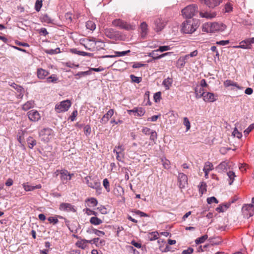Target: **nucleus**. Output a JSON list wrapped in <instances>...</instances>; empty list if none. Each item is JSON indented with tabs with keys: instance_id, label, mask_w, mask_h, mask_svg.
<instances>
[{
	"instance_id": "nucleus-1",
	"label": "nucleus",
	"mask_w": 254,
	"mask_h": 254,
	"mask_svg": "<svg viewBox=\"0 0 254 254\" xmlns=\"http://www.w3.org/2000/svg\"><path fill=\"white\" fill-rule=\"evenodd\" d=\"M197 28V23L194 20H187L182 23V31L186 34H191Z\"/></svg>"
},
{
	"instance_id": "nucleus-2",
	"label": "nucleus",
	"mask_w": 254,
	"mask_h": 254,
	"mask_svg": "<svg viewBox=\"0 0 254 254\" xmlns=\"http://www.w3.org/2000/svg\"><path fill=\"white\" fill-rule=\"evenodd\" d=\"M197 11V6L195 4L187 6L182 10V15L187 18H191Z\"/></svg>"
},
{
	"instance_id": "nucleus-3",
	"label": "nucleus",
	"mask_w": 254,
	"mask_h": 254,
	"mask_svg": "<svg viewBox=\"0 0 254 254\" xmlns=\"http://www.w3.org/2000/svg\"><path fill=\"white\" fill-rule=\"evenodd\" d=\"M54 131L50 128H44L39 132L41 139L45 142H49L54 136Z\"/></svg>"
},
{
	"instance_id": "nucleus-4",
	"label": "nucleus",
	"mask_w": 254,
	"mask_h": 254,
	"mask_svg": "<svg viewBox=\"0 0 254 254\" xmlns=\"http://www.w3.org/2000/svg\"><path fill=\"white\" fill-rule=\"evenodd\" d=\"M112 24L114 26L118 27L120 29H125L127 30H133L134 26H132L126 22L120 19H116L113 21Z\"/></svg>"
},
{
	"instance_id": "nucleus-5",
	"label": "nucleus",
	"mask_w": 254,
	"mask_h": 254,
	"mask_svg": "<svg viewBox=\"0 0 254 254\" xmlns=\"http://www.w3.org/2000/svg\"><path fill=\"white\" fill-rule=\"evenodd\" d=\"M71 106L70 100H66L60 102L59 104L55 106V110L58 113H61L67 111Z\"/></svg>"
},
{
	"instance_id": "nucleus-6",
	"label": "nucleus",
	"mask_w": 254,
	"mask_h": 254,
	"mask_svg": "<svg viewBox=\"0 0 254 254\" xmlns=\"http://www.w3.org/2000/svg\"><path fill=\"white\" fill-rule=\"evenodd\" d=\"M253 44H254V37L247 38L242 41L240 45L236 47L243 49H251Z\"/></svg>"
},
{
	"instance_id": "nucleus-7",
	"label": "nucleus",
	"mask_w": 254,
	"mask_h": 254,
	"mask_svg": "<svg viewBox=\"0 0 254 254\" xmlns=\"http://www.w3.org/2000/svg\"><path fill=\"white\" fill-rule=\"evenodd\" d=\"M154 24L155 25L154 30L156 32H159L165 28L167 24V21L162 18H158L154 20Z\"/></svg>"
},
{
	"instance_id": "nucleus-8",
	"label": "nucleus",
	"mask_w": 254,
	"mask_h": 254,
	"mask_svg": "<svg viewBox=\"0 0 254 254\" xmlns=\"http://www.w3.org/2000/svg\"><path fill=\"white\" fill-rule=\"evenodd\" d=\"M59 209L61 211L66 212H75L76 211L74 206L68 203L63 202L61 203L59 206Z\"/></svg>"
},
{
	"instance_id": "nucleus-9",
	"label": "nucleus",
	"mask_w": 254,
	"mask_h": 254,
	"mask_svg": "<svg viewBox=\"0 0 254 254\" xmlns=\"http://www.w3.org/2000/svg\"><path fill=\"white\" fill-rule=\"evenodd\" d=\"M104 34L107 37L111 39H115L119 35V32L113 28H105Z\"/></svg>"
},
{
	"instance_id": "nucleus-10",
	"label": "nucleus",
	"mask_w": 254,
	"mask_h": 254,
	"mask_svg": "<svg viewBox=\"0 0 254 254\" xmlns=\"http://www.w3.org/2000/svg\"><path fill=\"white\" fill-rule=\"evenodd\" d=\"M179 186L181 189L185 187L188 184V177L186 175L183 173H179L178 177Z\"/></svg>"
},
{
	"instance_id": "nucleus-11",
	"label": "nucleus",
	"mask_w": 254,
	"mask_h": 254,
	"mask_svg": "<svg viewBox=\"0 0 254 254\" xmlns=\"http://www.w3.org/2000/svg\"><path fill=\"white\" fill-rule=\"evenodd\" d=\"M29 119L32 122H37L41 119L39 112L35 110H32L27 113Z\"/></svg>"
},
{
	"instance_id": "nucleus-12",
	"label": "nucleus",
	"mask_w": 254,
	"mask_h": 254,
	"mask_svg": "<svg viewBox=\"0 0 254 254\" xmlns=\"http://www.w3.org/2000/svg\"><path fill=\"white\" fill-rule=\"evenodd\" d=\"M73 174H69L67 170H64L61 172V179L63 184H66L68 180L71 178Z\"/></svg>"
},
{
	"instance_id": "nucleus-13",
	"label": "nucleus",
	"mask_w": 254,
	"mask_h": 254,
	"mask_svg": "<svg viewBox=\"0 0 254 254\" xmlns=\"http://www.w3.org/2000/svg\"><path fill=\"white\" fill-rule=\"evenodd\" d=\"M127 112L129 114H131V113L134 114V116H142L144 115L145 113V110L141 108V107H138V108H134L132 110H127Z\"/></svg>"
},
{
	"instance_id": "nucleus-14",
	"label": "nucleus",
	"mask_w": 254,
	"mask_h": 254,
	"mask_svg": "<svg viewBox=\"0 0 254 254\" xmlns=\"http://www.w3.org/2000/svg\"><path fill=\"white\" fill-rule=\"evenodd\" d=\"M158 52V50L153 51L152 52L149 53L148 56L150 57H152L154 60H158V59H160L167 55H170L172 54V52H168V53L163 54L161 55H158V54L157 53Z\"/></svg>"
},
{
	"instance_id": "nucleus-15",
	"label": "nucleus",
	"mask_w": 254,
	"mask_h": 254,
	"mask_svg": "<svg viewBox=\"0 0 254 254\" xmlns=\"http://www.w3.org/2000/svg\"><path fill=\"white\" fill-rule=\"evenodd\" d=\"M90 182H91L88 185L89 187L94 189H96L97 191H98V190H101V183L98 181V180L92 179L90 180Z\"/></svg>"
},
{
	"instance_id": "nucleus-16",
	"label": "nucleus",
	"mask_w": 254,
	"mask_h": 254,
	"mask_svg": "<svg viewBox=\"0 0 254 254\" xmlns=\"http://www.w3.org/2000/svg\"><path fill=\"white\" fill-rule=\"evenodd\" d=\"M114 110L113 109L109 110L108 112L105 114L101 120V123L105 124L108 122L109 119L113 115Z\"/></svg>"
},
{
	"instance_id": "nucleus-17",
	"label": "nucleus",
	"mask_w": 254,
	"mask_h": 254,
	"mask_svg": "<svg viewBox=\"0 0 254 254\" xmlns=\"http://www.w3.org/2000/svg\"><path fill=\"white\" fill-rule=\"evenodd\" d=\"M224 85L225 87H229L230 86H234L236 87L239 90H243L244 89V87L242 86H239L237 83L234 82L233 81L229 79L226 80L224 82Z\"/></svg>"
},
{
	"instance_id": "nucleus-18",
	"label": "nucleus",
	"mask_w": 254,
	"mask_h": 254,
	"mask_svg": "<svg viewBox=\"0 0 254 254\" xmlns=\"http://www.w3.org/2000/svg\"><path fill=\"white\" fill-rule=\"evenodd\" d=\"M203 99L205 102H212L216 100L214 94L211 92H207L204 93L203 96Z\"/></svg>"
},
{
	"instance_id": "nucleus-19",
	"label": "nucleus",
	"mask_w": 254,
	"mask_h": 254,
	"mask_svg": "<svg viewBox=\"0 0 254 254\" xmlns=\"http://www.w3.org/2000/svg\"><path fill=\"white\" fill-rule=\"evenodd\" d=\"M130 52V50L122 52H115L116 55H106L101 57V58H115L116 57H123L126 55L127 54Z\"/></svg>"
},
{
	"instance_id": "nucleus-20",
	"label": "nucleus",
	"mask_w": 254,
	"mask_h": 254,
	"mask_svg": "<svg viewBox=\"0 0 254 254\" xmlns=\"http://www.w3.org/2000/svg\"><path fill=\"white\" fill-rule=\"evenodd\" d=\"M194 93L195 94V97L198 99L201 97H203L205 92L204 91L203 88L199 86H197L194 89Z\"/></svg>"
},
{
	"instance_id": "nucleus-21",
	"label": "nucleus",
	"mask_w": 254,
	"mask_h": 254,
	"mask_svg": "<svg viewBox=\"0 0 254 254\" xmlns=\"http://www.w3.org/2000/svg\"><path fill=\"white\" fill-rule=\"evenodd\" d=\"M228 164L225 161L221 162L217 167L216 170L219 173H223L227 170Z\"/></svg>"
},
{
	"instance_id": "nucleus-22",
	"label": "nucleus",
	"mask_w": 254,
	"mask_h": 254,
	"mask_svg": "<svg viewBox=\"0 0 254 254\" xmlns=\"http://www.w3.org/2000/svg\"><path fill=\"white\" fill-rule=\"evenodd\" d=\"M199 14L201 17H205L207 19H211L215 17L216 15L215 12H200Z\"/></svg>"
},
{
	"instance_id": "nucleus-23",
	"label": "nucleus",
	"mask_w": 254,
	"mask_h": 254,
	"mask_svg": "<svg viewBox=\"0 0 254 254\" xmlns=\"http://www.w3.org/2000/svg\"><path fill=\"white\" fill-rule=\"evenodd\" d=\"M140 28H141V36L142 38H144L147 33V24L146 22H143L141 23L140 25Z\"/></svg>"
},
{
	"instance_id": "nucleus-24",
	"label": "nucleus",
	"mask_w": 254,
	"mask_h": 254,
	"mask_svg": "<svg viewBox=\"0 0 254 254\" xmlns=\"http://www.w3.org/2000/svg\"><path fill=\"white\" fill-rule=\"evenodd\" d=\"M173 79L168 77L165 79L162 82V84L165 86L166 90H169L173 83Z\"/></svg>"
},
{
	"instance_id": "nucleus-25",
	"label": "nucleus",
	"mask_w": 254,
	"mask_h": 254,
	"mask_svg": "<svg viewBox=\"0 0 254 254\" xmlns=\"http://www.w3.org/2000/svg\"><path fill=\"white\" fill-rule=\"evenodd\" d=\"M49 73L48 71L42 68L38 69L37 70V76L40 79H44Z\"/></svg>"
},
{
	"instance_id": "nucleus-26",
	"label": "nucleus",
	"mask_w": 254,
	"mask_h": 254,
	"mask_svg": "<svg viewBox=\"0 0 254 254\" xmlns=\"http://www.w3.org/2000/svg\"><path fill=\"white\" fill-rule=\"evenodd\" d=\"M43 51L45 53L51 55L59 54L61 53L60 48H56L55 49H44Z\"/></svg>"
},
{
	"instance_id": "nucleus-27",
	"label": "nucleus",
	"mask_w": 254,
	"mask_h": 254,
	"mask_svg": "<svg viewBox=\"0 0 254 254\" xmlns=\"http://www.w3.org/2000/svg\"><path fill=\"white\" fill-rule=\"evenodd\" d=\"M89 41L95 42V44L96 46V48L97 50L103 49L105 47V44L100 40L96 41L95 38H92V40H89Z\"/></svg>"
},
{
	"instance_id": "nucleus-28",
	"label": "nucleus",
	"mask_w": 254,
	"mask_h": 254,
	"mask_svg": "<svg viewBox=\"0 0 254 254\" xmlns=\"http://www.w3.org/2000/svg\"><path fill=\"white\" fill-rule=\"evenodd\" d=\"M34 105V101L33 100H30L27 101L22 106V109L24 111H27L30 109L33 108Z\"/></svg>"
},
{
	"instance_id": "nucleus-29",
	"label": "nucleus",
	"mask_w": 254,
	"mask_h": 254,
	"mask_svg": "<svg viewBox=\"0 0 254 254\" xmlns=\"http://www.w3.org/2000/svg\"><path fill=\"white\" fill-rule=\"evenodd\" d=\"M89 222L91 224L94 225H98L102 223L103 221L101 219L96 216L91 217Z\"/></svg>"
},
{
	"instance_id": "nucleus-30",
	"label": "nucleus",
	"mask_w": 254,
	"mask_h": 254,
	"mask_svg": "<svg viewBox=\"0 0 254 254\" xmlns=\"http://www.w3.org/2000/svg\"><path fill=\"white\" fill-rule=\"evenodd\" d=\"M88 233H94L95 235H96L98 236H102L105 235V233L103 231L98 230L96 229L92 228L90 230H87V231Z\"/></svg>"
},
{
	"instance_id": "nucleus-31",
	"label": "nucleus",
	"mask_w": 254,
	"mask_h": 254,
	"mask_svg": "<svg viewBox=\"0 0 254 254\" xmlns=\"http://www.w3.org/2000/svg\"><path fill=\"white\" fill-rule=\"evenodd\" d=\"M86 201L88 202L89 203H88L87 205L89 207H95L97 206L98 204L97 200L93 197L88 198Z\"/></svg>"
},
{
	"instance_id": "nucleus-32",
	"label": "nucleus",
	"mask_w": 254,
	"mask_h": 254,
	"mask_svg": "<svg viewBox=\"0 0 254 254\" xmlns=\"http://www.w3.org/2000/svg\"><path fill=\"white\" fill-rule=\"evenodd\" d=\"M40 19L42 22H45L47 23H52L53 22V20L47 14L43 15Z\"/></svg>"
},
{
	"instance_id": "nucleus-33",
	"label": "nucleus",
	"mask_w": 254,
	"mask_h": 254,
	"mask_svg": "<svg viewBox=\"0 0 254 254\" xmlns=\"http://www.w3.org/2000/svg\"><path fill=\"white\" fill-rule=\"evenodd\" d=\"M27 141L30 148H32L36 144V140L31 136L28 137Z\"/></svg>"
},
{
	"instance_id": "nucleus-34",
	"label": "nucleus",
	"mask_w": 254,
	"mask_h": 254,
	"mask_svg": "<svg viewBox=\"0 0 254 254\" xmlns=\"http://www.w3.org/2000/svg\"><path fill=\"white\" fill-rule=\"evenodd\" d=\"M86 240H82L80 241H78L76 243V245L81 249H85L86 247V243H87Z\"/></svg>"
},
{
	"instance_id": "nucleus-35",
	"label": "nucleus",
	"mask_w": 254,
	"mask_h": 254,
	"mask_svg": "<svg viewBox=\"0 0 254 254\" xmlns=\"http://www.w3.org/2000/svg\"><path fill=\"white\" fill-rule=\"evenodd\" d=\"M86 27L88 29L93 31L96 28V25L94 22L89 20L86 22Z\"/></svg>"
},
{
	"instance_id": "nucleus-36",
	"label": "nucleus",
	"mask_w": 254,
	"mask_h": 254,
	"mask_svg": "<svg viewBox=\"0 0 254 254\" xmlns=\"http://www.w3.org/2000/svg\"><path fill=\"white\" fill-rule=\"evenodd\" d=\"M227 176H228L230 180L229 184L231 185L234 182L235 177H236L235 174L233 171H229L227 172Z\"/></svg>"
},
{
	"instance_id": "nucleus-37",
	"label": "nucleus",
	"mask_w": 254,
	"mask_h": 254,
	"mask_svg": "<svg viewBox=\"0 0 254 254\" xmlns=\"http://www.w3.org/2000/svg\"><path fill=\"white\" fill-rule=\"evenodd\" d=\"M158 233L157 232H153L149 233L148 234V238L150 241H154L158 238Z\"/></svg>"
},
{
	"instance_id": "nucleus-38",
	"label": "nucleus",
	"mask_w": 254,
	"mask_h": 254,
	"mask_svg": "<svg viewBox=\"0 0 254 254\" xmlns=\"http://www.w3.org/2000/svg\"><path fill=\"white\" fill-rule=\"evenodd\" d=\"M254 209V205L253 204H245L242 207V210L243 211H249Z\"/></svg>"
},
{
	"instance_id": "nucleus-39",
	"label": "nucleus",
	"mask_w": 254,
	"mask_h": 254,
	"mask_svg": "<svg viewBox=\"0 0 254 254\" xmlns=\"http://www.w3.org/2000/svg\"><path fill=\"white\" fill-rule=\"evenodd\" d=\"M208 238L207 235H204L198 239H196L195 242L196 244H199L203 243Z\"/></svg>"
},
{
	"instance_id": "nucleus-40",
	"label": "nucleus",
	"mask_w": 254,
	"mask_h": 254,
	"mask_svg": "<svg viewBox=\"0 0 254 254\" xmlns=\"http://www.w3.org/2000/svg\"><path fill=\"white\" fill-rule=\"evenodd\" d=\"M130 78L132 82L136 83H140L142 80L141 77H137L133 74H131L130 75Z\"/></svg>"
},
{
	"instance_id": "nucleus-41",
	"label": "nucleus",
	"mask_w": 254,
	"mask_h": 254,
	"mask_svg": "<svg viewBox=\"0 0 254 254\" xmlns=\"http://www.w3.org/2000/svg\"><path fill=\"white\" fill-rule=\"evenodd\" d=\"M113 152L117 154V159L119 161H122V160L124 157V154L123 153H121V152L118 151L116 149H114Z\"/></svg>"
},
{
	"instance_id": "nucleus-42",
	"label": "nucleus",
	"mask_w": 254,
	"mask_h": 254,
	"mask_svg": "<svg viewBox=\"0 0 254 254\" xmlns=\"http://www.w3.org/2000/svg\"><path fill=\"white\" fill-rule=\"evenodd\" d=\"M213 169V164L210 162H206L205 164L203 170L210 171Z\"/></svg>"
},
{
	"instance_id": "nucleus-43",
	"label": "nucleus",
	"mask_w": 254,
	"mask_h": 254,
	"mask_svg": "<svg viewBox=\"0 0 254 254\" xmlns=\"http://www.w3.org/2000/svg\"><path fill=\"white\" fill-rule=\"evenodd\" d=\"M42 6V0H37L35 4V9L37 11H39Z\"/></svg>"
},
{
	"instance_id": "nucleus-44",
	"label": "nucleus",
	"mask_w": 254,
	"mask_h": 254,
	"mask_svg": "<svg viewBox=\"0 0 254 254\" xmlns=\"http://www.w3.org/2000/svg\"><path fill=\"white\" fill-rule=\"evenodd\" d=\"M199 192L203 194L204 191H206V184L204 182H201L198 186Z\"/></svg>"
},
{
	"instance_id": "nucleus-45",
	"label": "nucleus",
	"mask_w": 254,
	"mask_h": 254,
	"mask_svg": "<svg viewBox=\"0 0 254 254\" xmlns=\"http://www.w3.org/2000/svg\"><path fill=\"white\" fill-rule=\"evenodd\" d=\"M117 191L118 192V193H116L117 195L119 196H122L124 193V189L120 186H118L116 189L115 191Z\"/></svg>"
},
{
	"instance_id": "nucleus-46",
	"label": "nucleus",
	"mask_w": 254,
	"mask_h": 254,
	"mask_svg": "<svg viewBox=\"0 0 254 254\" xmlns=\"http://www.w3.org/2000/svg\"><path fill=\"white\" fill-rule=\"evenodd\" d=\"M183 120V124L184 126L186 127V130L188 131L190 129V122L187 117H184Z\"/></svg>"
},
{
	"instance_id": "nucleus-47",
	"label": "nucleus",
	"mask_w": 254,
	"mask_h": 254,
	"mask_svg": "<svg viewBox=\"0 0 254 254\" xmlns=\"http://www.w3.org/2000/svg\"><path fill=\"white\" fill-rule=\"evenodd\" d=\"M254 128V124H252L244 131V135L247 136Z\"/></svg>"
},
{
	"instance_id": "nucleus-48",
	"label": "nucleus",
	"mask_w": 254,
	"mask_h": 254,
	"mask_svg": "<svg viewBox=\"0 0 254 254\" xmlns=\"http://www.w3.org/2000/svg\"><path fill=\"white\" fill-rule=\"evenodd\" d=\"M150 135V140L155 142L157 138V132L155 130H152Z\"/></svg>"
},
{
	"instance_id": "nucleus-49",
	"label": "nucleus",
	"mask_w": 254,
	"mask_h": 254,
	"mask_svg": "<svg viewBox=\"0 0 254 254\" xmlns=\"http://www.w3.org/2000/svg\"><path fill=\"white\" fill-rule=\"evenodd\" d=\"M103 184L106 190L108 192H109L110 191V189L108 180L106 178L104 179L103 180Z\"/></svg>"
},
{
	"instance_id": "nucleus-50",
	"label": "nucleus",
	"mask_w": 254,
	"mask_h": 254,
	"mask_svg": "<svg viewBox=\"0 0 254 254\" xmlns=\"http://www.w3.org/2000/svg\"><path fill=\"white\" fill-rule=\"evenodd\" d=\"M232 134L234 136H236L238 138H241L242 137V132H240L236 127L234 128Z\"/></svg>"
},
{
	"instance_id": "nucleus-51",
	"label": "nucleus",
	"mask_w": 254,
	"mask_h": 254,
	"mask_svg": "<svg viewBox=\"0 0 254 254\" xmlns=\"http://www.w3.org/2000/svg\"><path fill=\"white\" fill-rule=\"evenodd\" d=\"M11 86L15 90H16L18 92H21L23 90V88L22 87L19 85H17L15 83H13L12 84H11Z\"/></svg>"
},
{
	"instance_id": "nucleus-52",
	"label": "nucleus",
	"mask_w": 254,
	"mask_h": 254,
	"mask_svg": "<svg viewBox=\"0 0 254 254\" xmlns=\"http://www.w3.org/2000/svg\"><path fill=\"white\" fill-rule=\"evenodd\" d=\"M91 72H90V70L89 69V70L86 71L78 72L77 73L75 74V76H78L79 77L85 76L86 75H90L91 74Z\"/></svg>"
},
{
	"instance_id": "nucleus-53",
	"label": "nucleus",
	"mask_w": 254,
	"mask_h": 254,
	"mask_svg": "<svg viewBox=\"0 0 254 254\" xmlns=\"http://www.w3.org/2000/svg\"><path fill=\"white\" fill-rule=\"evenodd\" d=\"M162 164L165 169H168L170 168V161L166 159H162Z\"/></svg>"
},
{
	"instance_id": "nucleus-54",
	"label": "nucleus",
	"mask_w": 254,
	"mask_h": 254,
	"mask_svg": "<svg viewBox=\"0 0 254 254\" xmlns=\"http://www.w3.org/2000/svg\"><path fill=\"white\" fill-rule=\"evenodd\" d=\"M154 100L155 102H159L161 98V92H157L154 95Z\"/></svg>"
},
{
	"instance_id": "nucleus-55",
	"label": "nucleus",
	"mask_w": 254,
	"mask_h": 254,
	"mask_svg": "<svg viewBox=\"0 0 254 254\" xmlns=\"http://www.w3.org/2000/svg\"><path fill=\"white\" fill-rule=\"evenodd\" d=\"M207 202L208 204H211L212 202H214L215 203H218L219 202L218 200L214 196L208 197L207 198Z\"/></svg>"
},
{
	"instance_id": "nucleus-56",
	"label": "nucleus",
	"mask_w": 254,
	"mask_h": 254,
	"mask_svg": "<svg viewBox=\"0 0 254 254\" xmlns=\"http://www.w3.org/2000/svg\"><path fill=\"white\" fill-rule=\"evenodd\" d=\"M210 28L211 30L212 31L219 30V24L217 23H211Z\"/></svg>"
},
{
	"instance_id": "nucleus-57",
	"label": "nucleus",
	"mask_w": 254,
	"mask_h": 254,
	"mask_svg": "<svg viewBox=\"0 0 254 254\" xmlns=\"http://www.w3.org/2000/svg\"><path fill=\"white\" fill-rule=\"evenodd\" d=\"M84 211H85V213L88 215H93L94 216H96L97 215V212L92 210H91L89 208H86L85 209H84Z\"/></svg>"
},
{
	"instance_id": "nucleus-58",
	"label": "nucleus",
	"mask_w": 254,
	"mask_h": 254,
	"mask_svg": "<svg viewBox=\"0 0 254 254\" xmlns=\"http://www.w3.org/2000/svg\"><path fill=\"white\" fill-rule=\"evenodd\" d=\"M58 79L56 75L53 74L47 78V81L48 82H56Z\"/></svg>"
},
{
	"instance_id": "nucleus-59",
	"label": "nucleus",
	"mask_w": 254,
	"mask_h": 254,
	"mask_svg": "<svg viewBox=\"0 0 254 254\" xmlns=\"http://www.w3.org/2000/svg\"><path fill=\"white\" fill-rule=\"evenodd\" d=\"M233 10L232 5L230 3H227L225 5V12H230Z\"/></svg>"
},
{
	"instance_id": "nucleus-60",
	"label": "nucleus",
	"mask_w": 254,
	"mask_h": 254,
	"mask_svg": "<svg viewBox=\"0 0 254 254\" xmlns=\"http://www.w3.org/2000/svg\"><path fill=\"white\" fill-rule=\"evenodd\" d=\"M48 220L50 223H53L54 224H56L59 222V220L57 217H49L48 218Z\"/></svg>"
},
{
	"instance_id": "nucleus-61",
	"label": "nucleus",
	"mask_w": 254,
	"mask_h": 254,
	"mask_svg": "<svg viewBox=\"0 0 254 254\" xmlns=\"http://www.w3.org/2000/svg\"><path fill=\"white\" fill-rule=\"evenodd\" d=\"M170 49V47L169 46H162L159 47V49H158V51L163 52L164 51L169 50Z\"/></svg>"
},
{
	"instance_id": "nucleus-62",
	"label": "nucleus",
	"mask_w": 254,
	"mask_h": 254,
	"mask_svg": "<svg viewBox=\"0 0 254 254\" xmlns=\"http://www.w3.org/2000/svg\"><path fill=\"white\" fill-rule=\"evenodd\" d=\"M152 130L147 127H143L142 129V132L145 135H149L150 134Z\"/></svg>"
},
{
	"instance_id": "nucleus-63",
	"label": "nucleus",
	"mask_w": 254,
	"mask_h": 254,
	"mask_svg": "<svg viewBox=\"0 0 254 254\" xmlns=\"http://www.w3.org/2000/svg\"><path fill=\"white\" fill-rule=\"evenodd\" d=\"M23 186L25 190L26 191L33 190V186H31L25 184H24Z\"/></svg>"
},
{
	"instance_id": "nucleus-64",
	"label": "nucleus",
	"mask_w": 254,
	"mask_h": 254,
	"mask_svg": "<svg viewBox=\"0 0 254 254\" xmlns=\"http://www.w3.org/2000/svg\"><path fill=\"white\" fill-rule=\"evenodd\" d=\"M193 252V249L190 247L188 249L183 251L182 254H191Z\"/></svg>"
}]
</instances>
